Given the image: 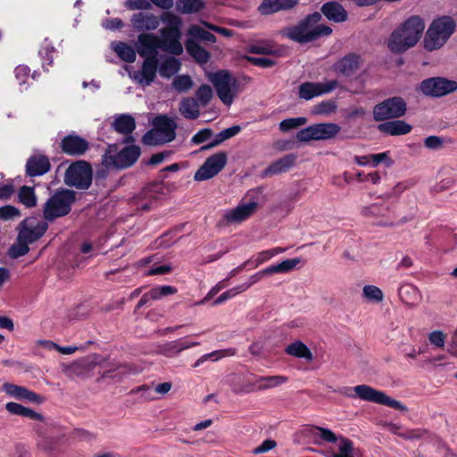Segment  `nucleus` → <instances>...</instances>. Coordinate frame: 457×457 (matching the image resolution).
<instances>
[{
  "mask_svg": "<svg viewBox=\"0 0 457 457\" xmlns=\"http://www.w3.org/2000/svg\"><path fill=\"white\" fill-rule=\"evenodd\" d=\"M321 18L320 12L310 14L298 24L283 29L282 35L301 44L315 41L320 37L329 36L332 33V29L327 25L319 24Z\"/></svg>",
  "mask_w": 457,
  "mask_h": 457,
  "instance_id": "1",
  "label": "nucleus"
},
{
  "mask_svg": "<svg viewBox=\"0 0 457 457\" xmlns=\"http://www.w3.org/2000/svg\"><path fill=\"white\" fill-rule=\"evenodd\" d=\"M424 29V21L420 16L410 17L391 34L388 40L389 49L396 54L405 52L418 43Z\"/></svg>",
  "mask_w": 457,
  "mask_h": 457,
  "instance_id": "2",
  "label": "nucleus"
},
{
  "mask_svg": "<svg viewBox=\"0 0 457 457\" xmlns=\"http://www.w3.org/2000/svg\"><path fill=\"white\" fill-rule=\"evenodd\" d=\"M455 28V21L450 16L435 19L426 31L423 39L424 48L428 52L442 48L454 33Z\"/></svg>",
  "mask_w": 457,
  "mask_h": 457,
  "instance_id": "3",
  "label": "nucleus"
},
{
  "mask_svg": "<svg viewBox=\"0 0 457 457\" xmlns=\"http://www.w3.org/2000/svg\"><path fill=\"white\" fill-rule=\"evenodd\" d=\"M154 129L147 131L142 138L146 145H159L171 142L176 137L177 124L174 119L159 115L153 120Z\"/></svg>",
  "mask_w": 457,
  "mask_h": 457,
  "instance_id": "4",
  "label": "nucleus"
},
{
  "mask_svg": "<svg viewBox=\"0 0 457 457\" xmlns=\"http://www.w3.org/2000/svg\"><path fill=\"white\" fill-rule=\"evenodd\" d=\"M338 392L351 398L359 397L367 402L383 404L395 410L405 411L406 407L399 401L392 399L384 392L374 389L367 385H359L353 387L345 386L340 388Z\"/></svg>",
  "mask_w": 457,
  "mask_h": 457,
  "instance_id": "5",
  "label": "nucleus"
},
{
  "mask_svg": "<svg viewBox=\"0 0 457 457\" xmlns=\"http://www.w3.org/2000/svg\"><path fill=\"white\" fill-rule=\"evenodd\" d=\"M74 202L75 193L72 190H57L44 204V219L46 221L52 222L58 218L67 215L71 212Z\"/></svg>",
  "mask_w": 457,
  "mask_h": 457,
  "instance_id": "6",
  "label": "nucleus"
},
{
  "mask_svg": "<svg viewBox=\"0 0 457 457\" xmlns=\"http://www.w3.org/2000/svg\"><path fill=\"white\" fill-rule=\"evenodd\" d=\"M217 96L225 105H231L237 95V81L228 71L221 70L208 76Z\"/></svg>",
  "mask_w": 457,
  "mask_h": 457,
  "instance_id": "7",
  "label": "nucleus"
},
{
  "mask_svg": "<svg viewBox=\"0 0 457 457\" xmlns=\"http://www.w3.org/2000/svg\"><path fill=\"white\" fill-rule=\"evenodd\" d=\"M64 182L77 188H88L92 182V170L88 162L77 161L71 164L66 170Z\"/></svg>",
  "mask_w": 457,
  "mask_h": 457,
  "instance_id": "8",
  "label": "nucleus"
},
{
  "mask_svg": "<svg viewBox=\"0 0 457 457\" xmlns=\"http://www.w3.org/2000/svg\"><path fill=\"white\" fill-rule=\"evenodd\" d=\"M339 131L340 127L336 123H318L299 130L296 138L300 142L328 140L335 137Z\"/></svg>",
  "mask_w": 457,
  "mask_h": 457,
  "instance_id": "9",
  "label": "nucleus"
},
{
  "mask_svg": "<svg viewBox=\"0 0 457 457\" xmlns=\"http://www.w3.org/2000/svg\"><path fill=\"white\" fill-rule=\"evenodd\" d=\"M406 112V103L398 96L384 100L375 105L373 118L376 121H382L389 119L399 118Z\"/></svg>",
  "mask_w": 457,
  "mask_h": 457,
  "instance_id": "10",
  "label": "nucleus"
},
{
  "mask_svg": "<svg viewBox=\"0 0 457 457\" xmlns=\"http://www.w3.org/2000/svg\"><path fill=\"white\" fill-rule=\"evenodd\" d=\"M420 91L429 96L440 97L457 90V81L441 77L429 78L420 85Z\"/></svg>",
  "mask_w": 457,
  "mask_h": 457,
  "instance_id": "11",
  "label": "nucleus"
},
{
  "mask_svg": "<svg viewBox=\"0 0 457 457\" xmlns=\"http://www.w3.org/2000/svg\"><path fill=\"white\" fill-rule=\"evenodd\" d=\"M228 161L224 152L216 153L208 157L194 176L195 181H204L215 177L226 165Z\"/></svg>",
  "mask_w": 457,
  "mask_h": 457,
  "instance_id": "12",
  "label": "nucleus"
},
{
  "mask_svg": "<svg viewBox=\"0 0 457 457\" xmlns=\"http://www.w3.org/2000/svg\"><path fill=\"white\" fill-rule=\"evenodd\" d=\"M140 148L137 145H129L120 150L117 154H105L103 162L106 166H113L118 169H125L131 166L140 155Z\"/></svg>",
  "mask_w": 457,
  "mask_h": 457,
  "instance_id": "13",
  "label": "nucleus"
},
{
  "mask_svg": "<svg viewBox=\"0 0 457 457\" xmlns=\"http://www.w3.org/2000/svg\"><path fill=\"white\" fill-rule=\"evenodd\" d=\"M48 228L47 221L37 218H28L21 223L19 240L33 243L39 239Z\"/></svg>",
  "mask_w": 457,
  "mask_h": 457,
  "instance_id": "14",
  "label": "nucleus"
},
{
  "mask_svg": "<svg viewBox=\"0 0 457 457\" xmlns=\"http://www.w3.org/2000/svg\"><path fill=\"white\" fill-rule=\"evenodd\" d=\"M338 87V81L336 79L326 82H304L299 87V97L304 100H311L316 96L328 94Z\"/></svg>",
  "mask_w": 457,
  "mask_h": 457,
  "instance_id": "15",
  "label": "nucleus"
},
{
  "mask_svg": "<svg viewBox=\"0 0 457 457\" xmlns=\"http://www.w3.org/2000/svg\"><path fill=\"white\" fill-rule=\"evenodd\" d=\"M158 68V59L156 56L144 58L141 69L134 71L130 77L143 87L150 86L155 77Z\"/></svg>",
  "mask_w": 457,
  "mask_h": 457,
  "instance_id": "16",
  "label": "nucleus"
},
{
  "mask_svg": "<svg viewBox=\"0 0 457 457\" xmlns=\"http://www.w3.org/2000/svg\"><path fill=\"white\" fill-rule=\"evenodd\" d=\"M258 205L257 198H252L250 202L241 203L236 208L227 211L224 219L228 223H240L252 216Z\"/></svg>",
  "mask_w": 457,
  "mask_h": 457,
  "instance_id": "17",
  "label": "nucleus"
},
{
  "mask_svg": "<svg viewBox=\"0 0 457 457\" xmlns=\"http://www.w3.org/2000/svg\"><path fill=\"white\" fill-rule=\"evenodd\" d=\"M160 46L161 50L175 55H180L183 53V46L179 42L181 37L180 29H163L160 30Z\"/></svg>",
  "mask_w": 457,
  "mask_h": 457,
  "instance_id": "18",
  "label": "nucleus"
},
{
  "mask_svg": "<svg viewBox=\"0 0 457 457\" xmlns=\"http://www.w3.org/2000/svg\"><path fill=\"white\" fill-rule=\"evenodd\" d=\"M160 46V37L153 33H141L137 37V52L143 57L156 56Z\"/></svg>",
  "mask_w": 457,
  "mask_h": 457,
  "instance_id": "19",
  "label": "nucleus"
},
{
  "mask_svg": "<svg viewBox=\"0 0 457 457\" xmlns=\"http://www.w3.org/2000/svg\"><path fill=\"white\" fill-rule=\"evenodd\" d=\"M88 142L77 135H68L63 137L61 143L62 150L72 156L82 155L88 149Z\"/></svg>",
  "mask_w": 457,
  "mask_h": 457,
  "instance_id": "20",
  "label": "nucleus"
},
{
  "mask_svg": "<svg viewBox=\"0 0 457 457\" xmlns=\"http://www.w3.org/2000/svg\"><path fill=\"white\" fill-rule=\"evenodd\" d=\"M131 25L137 31L155 30L160 25V19L153 13L140 12L131 17Z\"/></svg>",
  "mask_w": 457,
  "mask_h": 457,
  "instance_id": "21",
  "label": "nucleus"
},
{
  "mask_svg": "<svg viewBox=\"0 0 457 457\" xmlns=\"http://www.w3.org/2000/svg\"><path fill=\"white\" fill-rule=\"evenodd\" d=\"M361 64L362 61L360 55L349 54L334 64V70L344 76L349 77L356 72Z\"/></svg>",
  "mask_w": 457,
  "mask_h": 457,
  "instance_id": "22",
  "label": "nucleus"
},
{
  "mask_svg": "<svg viewBox=\"0 0 457 457\" xmlns=\"http://www.w3.org/2000/svg\"><path fill=\"white\" fill-rule=\"evenodd\" d=\"M5 393L17 400H25L30 403H41L43 397L28 388L14 384L5 383L4 385Z\"/></svg>",
  "mask_w": 457,
  "mask_h": 457,
  "instance_id": "23",
  "label": "nucleus"
},
{
  "mask_svg": "<svg viewBox=\"0 0 457 457\" xmlns=\"http://www.w3.org/2000/svg\"><path fill=\"white\" fill-rule=\"evenodd\" d=\"M50 170V162L46 155L31 156L26 164L27 174L30 177L41 176Z\"/></svg>",
  "mask_w": 457,
  "mask_h": 457,
  "instance_id": "24",
  "label": "nucleus"
},
{
  "mask_svg": "<svg viewBox=\"0 0 457 457\" xmlns=\"http://www.w3.org/2000/svg\"><path fill=\"white\" fill-rule=\"evenodd\" d=\"M321 12L329 21L340 23L348 18V13L342 4L331 1L324 4L321 7Z\"/></svg>",
  "mask_w": 457,
  "mask_h": 457,
  "instance_id": "25",
  "label": "nucleus"
},
{
  "mask_svg": "<svg viewBox=\"0 0 457 457\" xmlns=\"http://www.w3.org/2000/svg\"><path fill=\"white\" fill-rule=\"evenodd\" d=\"M295 162V156L294 154H287L282 158L272 162L263 171L262 176L263 178L272 177L283 172L287 171L291 167L294 166Z\"/></svg>",
  "mask_w": 457,
  "mask_h": 457,
  "instance_id": "26",
  "label": "nucleus"
},
{
  "mask_svg": "<svg viewBox=\"0 0 457 457\" xmlns=\"http://www.w3.org/2000/svg\"><path fill=\"white\" fill-rule=\"evenodd\" d=\"M288 381V378L286 376L277 375L269 377H258L252 388L245 389V392L267 390L280 385H283Z\"/></svg>",
  "mask_w": 457,
  "mask_h": 457,
  "instance_id": "27",
  "label": "nucleus"
},
{
  "mask_svg": "<svg viewBox=\"0 0 457 457\" xmlns=\"http://www.w3.org/2000/svg\"><path fill=\"white\" fill-rule=\"evenodd\" d=\"M299 0H263L259 6L262 14H270L281 10H288L295 7Z\"/></svg>",
  "mask_w": 457,
  "mask_h": 457,
  "instance_id": "28",
  "label": "nucleus"
},
{
  "mask_svg": "<svg viewBox=\"0 0 457 457\" xmlns=\"http://www.w3.org/2000/svg\"><path fill=\"white\" fill-rule=\"evenodd\" d=\"M177 289L172 286H161L152 288L145 293L137 305V309H140L152 300H159L163 296L173 295Z\"/></svg>",
  "mask_w": 457,
  "mask_h": 457,
  "instance_id": "29",
  "label": "nucleus"
},
{
  "mask_svg": "<svg viewBox=\"0 0 457 457\" xmlns=\"http://www.w3.org/2000/svg\"><path fill=\"white\" fill-rule=\"evenodd\" d=\"M379 131L391 135H406L411 130V126L403 120L386 121L378 125Z\"/></svg>",
  "mask_w": 457,
  "mask_h": 457,
  "instance_id": "30",
  "label": "nucleus"
},
{
  "mask_svg": "<svg viewBox=\"0 0 457 457\" xmlns=\"http://www.w3.org/2000/svg\"><path fill=\"white\" fill-rule=\"evenodd\" d=\"M361 213L366 218H390L392 212L387 204H372L361 209Z\"/></svg>",
  "mask_w": 457,
  "mask_h": 457,
  "instance_id": "31",
  "label": "nucleus"
},
{
  "mask_svg": "<svg viewBox=\"0 0 457 457\" xmlns=\"http://www.w3.org/2000/svg\"><path fill=\"white\" fill-rule=\"evenodd\" d=\"M401 300L409 305H416L420 301V294L411 284H403L398 290Z\"/></svg>",
  "mask_w": 457,
  "mask_h": 457,
  "instance_id": "32",
  "label": "nucleus"
},
{
  "mask_svg": "<svg viewBox=\"0 0 457 457\" xmlns=\"http://www.w3.org/2000/svg\"><path fill=\"white\" fill-rule=\"evenodd\" d=\"M198 103L193 97H185L179 103V111L187 119L195 120L199 117Z\"/></svg>",
  "mask_w": 457,
  "mask_h": 457,
  "instance_id": "33",
  "label": "nucleus"
},
{
  "mask_svg": "<svg viewBox=\"0 0 457 457\" xmlns=\"http://www.w3.org/2000/svg\"><path fill=\"white\" fill-rule=\"evenodd\" d=\"M187 53L200 63H206L210 59V54L203 48L195 40L188 38L186 41Z\"/></svg>",
  "mask_w": 457,
  "mask_h": 457,
  "instance_id": "34",
  "label": "nucleus"
},
{
  "mask_svg": "<svg viewBox=\"0 0 457 457\" xmlns=\"http://www.w3.org/2000/svg\"><path fill=\"white\" fill-rule=\"evenodd\" d=\"M5 408L8 412H10L11 414H13V415L27 417V418H29L34 420H43V416L40 413L36 412L33 410L24 407L21 404L17 403H13V402L7 403L5 405Z\"/></svg>",
  "mask_w": 457,
  "mask_h": 457,
  "instance_id": "35",
  "label": "nucleus"
},
{
  "mask_svg": "<svg viewBox=\"0 0 457 457\" xmlns=\"http://www.w3.org/2000/svg\"><path fill=\"white\" fill-rule=\"evenodd\" d=\"M113 127L117 132L129 135L136 129V121L132 116L121 114L115 118Z\"/></svg>",
  "mask_w": 457,
  "mask_h": 457,
  "instance_id": "36",
  "label": "nucleus"
},
{
  "mask_svg": "<svg viewBox=\"0 0 457 457\" xmlns=\"http://www.w3.org/2000/svg\"><path fill=\"white\" fill-rule=\"evenodd\" d=\"M286 353L289 355L302 358L308 361H312L313 360L312 352L302 341L297 340L288 345L286 348Z\"/></svg>",
  "mask_w": 457,
  "mask_h": 457,
  "instance_id": "37",
  "label": "nucleus"
},
{
  "mask_svg": "<svg viewBox=\"0 0 457 457\" xmlns=\"http://www.w3.org/2000/svg\"><path fill=\"white\" fill-rule=\"evenodd\" d=\"M180 69V62L175 57L165 58L159 67V73L163 78H170Z\"/></svg>",
  "mask_w": 457,
  "mask_h": 457,
  "instance_id": "38",
  "label": "nucleus"
},
{
  "mask_svg": "<svg viewBox=\"0 0 457 457\" xmlns=\"http://www.w3.org/2000/svg\"><path fill=\"white\" fill-rule=\"evenodd\" d=\"M112 48L117 55L126 62H134L137 57L135 49L123 42H118L112 45Z\"/></svg>",
  "mask_w": 457,
  "mask_h": 457,
  "instance_id": "39",
  "label": "nucleus"
},
{
  "mask_svg": "<svg viewBox=\"0 0 457 457\" xmlns=\"http://www.w3.org/2000/svg\"><path fill=\"white\" fill-rule=\"evenodd\" d=\"M241 130V128L240 126H232L230 128H228L226 129H223L222 131H220V133H218L215 137V138L213 139L212 142H211L209 145H204L202 147L203 150H205V149H209V148H212V147H214L216 145H220L221 143H223L224 141L229 139L230 137L237 135Z\"/></svg>",
  "mask_w": 457,
  "mask_h": 457,
  "instance_id": "40",
  "label": "nucleus"
},
{
  "mask_svg": "<svg viewBox=\"0 0 457 457\" xmlns=\"http://www.w3.org/2000/svg\"><path fill=\"white\" fill-rule=\"evenodd\" d=\"M249 52L255 54H271L275 56H280L282 54V50L270 42H262L250 46Z\"/></svg>",
  "mask_w": 457,
  "mask_h": 457,
  "instance_id": "41",
  "label": "nucleus"
},
{
  "mask_svg": "<svg viewBox=\"0 0 457 457\" xmlns=\"http://www.w3.org/2000/svg\"><path fill=\"white\" fill-rule=\"evenodd\" d=\"M338 451L339 453L331 452L326 454V457H354L353 444L346 437H339Z\"/></svg>",
  "mask_w": 457,
  "mask_h": 457,
  "instance_id": "42",
  "label": "nucleus"
},
{
  "mask_svg": "<svg viewBox=\"0 0 457 457\" xmlns=\"http://www.w3.org/2000/svg\"><path fill=\"white\" fill-rule=\"evenodd\" d=\"M189 38L199 39L205 42L214 43L216 37L211 32L201 28L199 25H191L187 30Z\"/></svg>",
  "mask_w": 457,
  "mask_h": 457,
  "instance_id": "43",
  "label": "nucleus"
},
{
  "mask_svg": "<svg viewBox=\"0 0 457 457\" xmlns=\"http://www.w3.org/2000/svg\"><path fill=\"white\" fill-rule=\"evenodd\" d=\"M236 349L234 348H228L224 350H217L213 351L210 353L204 354L201 356L193 365L194 368L199 367L201 364H203L204 361L212 359V361H217L219 359H221L223 357L227 356H234L236 354Z\"/></svg>",
  "mask_w": 457,
  "mask_h": 457,
  "instance_id": "44",
  "label": "nucleus"
},
{
  "mask_svg": "<svg viewBox=\"0 0 457 457\" xmlns=\"http://www.w3.org/2000/svg\"><path fill=\"white\" fill-rule=\"evenodd\" d=\"M312 435L316 440L320 439L322 443H337V440H339V438L332 430L321 427H312ZM316 443L321 444V442Z\"/></svg>",
  "mask_w": 457,
  "mask_h": 457,
  "instance_id": "45",
  "label": "nucleus"
},
{
  "mask_svg": "<svg viewBox=\"0 0 457 457\" xmlns=\"http://www.w3.org/2000/svg\"><path fill=\"white\" fill-rule=\"evenodd\" d=\"M204 4L202 0H178L177 9L182 13H193L202 10Z\"/></svg>",
  "mask_w": 457,
  "mask_h": 457,
  "instance_id": "46",
  "label": "nucleus"
},
{
  "mask_svg": "<svg viewBox=\"0 0 457 457\" xmlns=\"http://www.w3.org/2000/svg\"><path fill=\"white\" fill-rule=\"evenodd\" d=\"M18 199L20 203L29 208L34 207L37 204V197L34 189L30 187H21L18 193Z\"/></svg>",
  "mask_w": 457,
  "mask_h": 457,
  "instance_id": "47",
  "label": "nucleus"
},
{
  "mask_svg": "<svg viewBox=\"0 0 457 457\" xmlns=\"http://www.w3.org/2000/svg\"><path fill=\"white\" fill-rule=\"evenodd\" d=\"M362 295L365 299L371 303H381L384 299L382 290L373 285H366L362 288Z\"/></svg>",
  "mask_w": 457,
  "mask_h": 457,
  "instance_id": "48",
  "label": "nucleus"
},
{
  "mask_svg": "<svg viewBox=\"0 0 457 457\" xmlns=\"http://www.w3.org/2000/svg\"><path fill=\"white\" fill-rule=\"evenodd\" d=\"M195 101L199 105H207L213 96L212 89L208 85H202L195 92Z\"/></svg>",
  "mask_w": 457,
  "mask_h": 457,
  "instance_id": "49",
  "label": "nucleus"
},
{
  "mask_svg": "<svg viewBox=\"0 0 457 457\" xmlns=\"http://www.w3.org/2000/svg\"><path fill=\"white\" fill-rule=\"evenodd\" d=\"M172 87L179 93L187 92L193 87V81L188 75H179L174 78Z\"/></svg>",
  "mask_w": 457,
  "mask_h": 457,
  "instance_id": "50",
  "label": "nucleus"
},
{
  "mask_svg": "<svg viewBox=\"0 0 457 457\" xmlns=\"http://www.w3.org/2000/svg\"><path fill=\"white\" fill-rule=\"evenodd\" d=\"M92 370V365L86 360L73 362L68 369L71 375L84 376Z\"/></svg>",
  "mask_w": 457,
  "mask_h": 457,
  "instance_id": "51",
  "label": "nucleus"
},
{
  "mask_svg": "<svg viewBox=\"0 0 457 457\" xmlns=\"http://www.w3.org/2000/svg\"><path fill=\"white\" fill-rule=\"evenodd\" d=\"M161 20L163 23L167 24V27L162 28L163 29H180L182 21L179 16L172 12H166L162 13Z\"/></svg>",
  "mask_w": 457,
  "mask_h": 457,
  "instance_id": "52",
  "label": "nucleus"
},
{
  "mask_svg": "<svg viewBox=\"0 0 457 457\" xmlns=\"http://www.w3.org/2000/svg\"><path fill=\"white\" fill-rule=\"evenodd\" d=\"M370 165L372 167L378 166L379 163H384L386 167L393 165L394 161L390 157V152H383L378 154H370Z\"/></svg>",
  "mask_w": 457,
  "mask_h": 457,
  "instance_id": "53",
  "label": "nucleus"
},
{
  "mask_svg": "<svg viewBox=\"0 0 457 457\" xmlns=\"http://www.w3.org/2000/svg\"><path fill=\"white\" fill-rule=\"evenodd\" d=\"M29 243L25 242L24 240H19L17 238V244H14L9 249V255L12 258H18L27 254L29 251Z\"/></svg>",
  "mask_w": 457,
  "mask_h": 457,
  "instance_id": "54",
  "label": "nucleus"
},
{
  "mask_svg": "<svg viewBox=\"0 0 457 457\" xmlns=\"http://www.w3.org/2000/svg\"><path fill=\"white\" fill-rule=\"evenodd\" d=\"M306 122L307 119L304 117L286 119L279 123V129L281 131L287 132L290 129L304 125Z\"/></svg>",
  "mask_w": 457,
  "mask_h": 457,
  "instance_id": "55",
  "label": "nucleus"
},
{
  "mask_svg": "<svg viewBox=\"0 0 457 457\" xmlns=\"http://www.w3.org/2000/svg\"><path fill=\"white\" fill-rule=\"evenodd\" d=\"M159 353L166 357L173 358L180 353L178 343L176 340L167 342L160 346Z\"/></svg>",
  "mask_w": 457,
  "mask_h": 457,
  "instance_id": "56",
  "label": "nucleus"
},
{
  "mask_svg": "<svg viewBox=\"0 0 457 457\" xmlns=\"http://www.w3.org/2000/svg\"><path fill=\"white\" fill-rule=\"evenodd\" d=\"M428 341L437 348H444L445 345L446 336L441 330H435L428 334Z\"/></svg>",
  "mask_w": 457,
  "mask_h": 457,
  "instance_id": "57",
  "label": "nucleus"
},
{
  "mask_svg": "<svg viewBox=\"0 0 457 457\" xmlns=\"http://www.w3.org/2000/svg\"><path fill=\"white\" fill-rule=\"evenodd\" d=\"M244 292V288L242 287H238V286L235 287H232L227 291H225L224 293H222L214 302H213V304L214 305H218V304H221L223 303L225 301L228 300V299H231L233 297H235L236 295H239L240 293H243Z\"/></svg>",
  "mask_w": 457,
  "mask_h": 457,
  "instance_id": "58",
  "label": "nucleus"
},
{
  "mask_svg": "<svg viewBox=\"0 0 457 457\" xmlns=\"http://www.w3.org/2000/svg\"><path fill=\"white\" fill-rule=\"evenodd\" d=\"M20 211L12 205H5L0 207V218L4 220H12L14 218L20 217Z\"/></svg>",
  "mask_w": 457,
  "mask_h": 457,
  "instance_id": "59",
  "label": "nucleus"
},
{
  "mask_svg": "<svg viewBox=\"0 0 457 457\" xmlns=\"http://www.w3.org/2000/svg\"><path fill=\"white\" fill-rule=\"evenodd\" d=\"M150 0H127L125 5L129 10H149L152 7Z\"/></svg>",
  "mask_w": 457,
  "mask_h": 457,
  "instance_id": "60",
  "label": "nucleus"
},
{
  "mask_svg": "<svg viewBox=\"0 0 457 457\" xmlns=\"http://www.w3.org/2000/svg\"><path fill=\"white\" fill-rule=\"evenodd\" d=\"M301 262V259L296 257L293 259H287L280 263H278L279 273H287L293 270L299 263Z\"/></svg>",
  "mask_w": 457,
  "mask_h": 457,
  "instance_id": "61",
  "label": "nucleus"
},
{
  "mask_svg": "<svg viewBox=\"0 0 457 457\" xmlns=\"http://www.w3.org/2000/svg\"><path fill=\"white\" fill-rule=\"evenodd\" d=\"M245 59L255 66L262 68H270L275 65V61L266 57H252L246 56Z\"/></svg>",
  "mask_w": 457,
  "mask_h": 457,
  "instance_id": "62",
  "label": "nucleus"
},
{
  "mask_svg": "<svg viewBox=\"0 0 457 457\" xmlns=\"http://www.w3.org/2000/svg\"><path fill=\"white\" fill-rule=\"evenodd\" d=\"M424 145L431 150H439L444 146V139L437 136H429L425 138Z\"/></svg>",
  "mask_w": 457,
  "mask_h": 457,
  "instance_id": "63",
  "label": "nucleus"
},
{
  "mask_svg": "<svg viewBox=\"0 0 457 457\" xmlns=\"http://www.w3.org/2000/svg\"><path fill=\"white\" fill-rule=\"evenodd\" d=\"M277 446V443L272 439L264 440L259 446L253 449L252 453L253 454H262L268 453L269 451L274 449Z\"/></svg>",
  "mask_w": 457,
  "mask_h": 457,
  "instance_id": "64",
  "label": "nucleus"
}]
</instances>
